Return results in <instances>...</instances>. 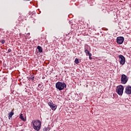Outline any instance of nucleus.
I'll return each instance as SVG.
<instances>
[{"instance_id": "1", "label": "nucleus", "mask_w": 131, "mask_h": 131, "mask_svg": "<svg viewBox=\"0 0 131 131\" xmlns=\"http://www.w3.org/2000/svg\"><path fill=\"white\" fill-rule=\"evenodd\" d=\"M32 125L35 130L38 131L41 126V122L39 120H34L32 121Z\"/></svg>"}, {"instance_id": "2", "label": "nucleus", "mask_w": 131, "mask_h": 131, "mask_svg": "<svg viewBox=\"0 0 131 131\" xmlns=\"http://www.w3.org/2000/svg\"><path fill=\"white\" fill-rule=\"evenodd\" d=\"M66 86H67V85H66L65 82L60 81L57 82L55 85L56 89L58 90V91H62V90H64V88H66Z\"/></svg>"}, {"instance_id": "3", "label": "nucleus", "mask_w": 131, "mask_h": 131, "mask_svg": "<svg viewBox=\"0 0 131 131\" xmlns=\"http://www.w3.org/2000/svg\"><path fill=\"white\" fill-rule=\"evenodd\" d=\"M123 90H124L123 85H119L117 86L116 89L117 94L119 96H122V94H123Z\"/></svg>"}, {"instance_id": "4", "label": "nucleus", "mask_w": 131, "mask_h": 131, "mask_svg": "<svg viewBox=\"0 0 131 131\" xmlns=\"http://www.w3.org/2000/svg\"><path fill=\"white\" fill-rule=\"evenodd\" d=\"M128 81V78H127V76L124 74H122L121 77V83L122 84H125L126 82Z\"/></svg>"}, {"instance_id": "5", "label": "nucleus", "mask_w": 131, "mask_h": 131, "mask_svg": "<svg viewBox=\"0 0 131 131\" xmlns=\"http://www.w3.org/2000/svg\"><path fill=\"white\" fill-rule=\"evenodd\" d=\"M119 59L120 64L121 65H124L125 63V57H124L122 55H119Z\"/></svg>"}, {"instance_id": "6", "label": "nucleus", "mask_w": 131, "mask_h": 131, "mask_svg": "<svg viewBox=\"0 0 131 131\" xmlns=\"http://www.w3.org/2000/svg\"><path fill=\"white\" fill-rule=\"evenodd\" d=\"M116 40L118 45H122L123 41H124V37L122 36L117 37Z\"/></svg>"}, {"instance_id": "7", "label": "nucleus", "mask_w": 131, "mask_h": 131, "mask_svg": "<svg viewBox=\"0 0 131 131\" xmlns=\"http://www.w3.org/2000/svg\"><path fill=\"white\" fill-rule=\"evenodd\" d=\"M48 105L51 108L52 110L55 111L57 109V105L53 103V101H50L48 102Z\"/></svg>"}, {"instance_id": "8", "label": "nucleus", "mask_w": 131, "mask_h": 131, "mask_svg": "<svg viewBox=\"0 0 131 131\" xmlns=\"http://www.w3.org/2000/svg\"><path fill=\"white\" fill-rule=\"evenodd\" d=\"M125 94H127V95H130L131 94V86L129 85H128L125 88Z\"/></svg>"}, {"instance_id": "9", "label": "nucleus", "mask_w": 131, "mask_h": 131, "mask_svg": "<svg viewBox=\"0 0 131 131\" xmlns=\"http://www.w3.org/2000/svg\"><path fill=\"white\" fill-rule=\"evenodd\" d=\"M37 49L38 50L39 53H42V48H41V47L38 46Z\"/></svg>"}, {"instance_id": "10", "label": "nucleus", "mask_w": 131, "mask_h": 131, "mask_svg": "<svg viewBox=\"0 0 131 131\" xmlns=\"http://www.w3.org/2000/svg\"><path fill=\"white\" fill-rule=\"evenodd\" d=\"M14 114V111L12 110L9 114H8V117H9L10 118H11V117H12V116H13Z\"/></svg>"}, {"instance_id": "11", "label": "nucleus", "mask_w": 131, "mask_h": 131, "mask_svg": "<svg viewBox=\"0 0 131 131\" xmlns=\"http://www.w3.org/2000/svg\"><path fill=\"white\" fill-rule=\"evenodd\" d=\"M84 53L86 54V55H88V56H91L92 54V53H90V51L88 49L85 50Z\"/></svg>"}, {"instance_id": "12", "label": "nucleus", "mask_w": 131, "mask_h": 131, "mask_svg": "<svg viewBox=\"0 0 131 131\" xmlns=\"http://www.w3.org/2000/svg\"><path fill=\"white\" fill-rule=\"evenodd\" d=\"M19 118L23 120V121H26V120H25V119L24 118V117H23V114H20V116H19Z\"/></svg>"}, {"instance_id": "13", "label": "nucleus", "mask_w": 131, "mask_h": 131, "mask_svg": "<svg viewBox=\"0 0 131 131\" xmlns=\"http://www.w3.org/2000/svg\"><path fill=\"white\" fill-rule=\"evenodd\" d=\"M50 129H51V128L50 127H45L43 128V131H49L50 130Z\"/></svg>"}, {"instance_id": "14", "label": "nucleus", "mask_w": 131, "mask_h": 131, "mask_svg": "<svg viewBox=\"0 0 131 131\" xmlns=\"http://www.w3.org/2000/svg\"><path fill=\"white\" fill-rule=\"evenodd\" d=\"M32 80V81L34 80V76L32 75L31 77L29 78V80Z\"/></svg>"}, {"instance_id": "15", "label": "nucleus", "mask_w": 131, "mask_h": 131, "mask_svg": "<svg viewBox=\"0 0 131 131\" xmlns=\"http://www.w3.org/2000/svg\"><path fill=\"white\" fill-rule=\"evenodd\" d=\"M75 63L76 64H78L79 63V61L78 60L77 58H75Z\"/></svg>"}, {"instance_id": "16", "label": "nucleus", "mask_w": 131, "mask_h": 131, "mask_svg": "<svg viewBox=\"0 0 131 131\" xmlns=\"http://www.w3.org/2000/svg\"><path fill=\"white\" fill-rule=\"evenodd\" d=\"M0 42H1L2 45H4L6 42V40L5 39H2L0 41Z\"/></svg>"}, {"instance_id": "17", "label": "nucleus", "mask_w": 131, "mask_h": 131, "mask_svg": "<svg viewBox=\"0 0 131 131\" xmlns=\"http://www.w3.org/2000/svg\"><path fill=\"white\" fill-rule=\"evenodd\" d=\"M22 18H21V17H20L19 16V17L18 18V21H19V22H21V21H22Z\"/></svg>"}, {"instance_id": "18", "label": "nucleus", "mask_w": 131, "mask_h": 131, "mask_svg": "<svg viewBox=\"0 0 131 131\" xmlns=\"http://www.w3.org/2000/svg\"><path fill=\"white\" fill-rule=\"evenodd\" d=\"M89 59H90V60H92V59H93V58H92V54H90V55H89Z\"/></svg>"}, {"instance_id": "19", "label": "nucleus", "mask_w": 131, "mask_h": 131, "mask_svg": "<svg viewBox=\"0 0 131 131\" xmlns=\"http://www.w3.org/2000/svg\"><path fill=\"white\" fill-rule=\"evenodd\" d=\"M11 52H12V50L9 49L8 51V53H11Z\"/></svg>"}, {"instance_id": "20", "label": "nucleus", "mask_w": 131, "mask_h": 131, "mask_svg": "<svg viewBox=\"0 0 131 131\" xmlns=\"http://www.w3.org/2000/svg\"><path fill=\"white\" fill-rule=\"evenodd\" d=\"M38 88H41V84H38Z\"/></svg>"}, {"instance_id": "21", "label": "nucleus", "mask_w": 131, "mask_h": 131, "mask_svg": "<svg viewBox=\"0 0 131 131\" xmlns=\"http://www.w3.org/2000/svg\"><path fill=\"white\" fill-rule=\"evenodd\" d=\"M45 78H46V77H44V76H43V77H42V79H45Z\"/></svg>"}, {"instance_id": "22", "label": "nucleus", "mask_w": 131, "mask_h": 131, "mask_svg": "<svg viewBox=\"0 0 131 131\" xmlns=\"http://www.w3.org/2000/svg\"><path fill=\"white\" fill-rule=\"evenodd\" d=\"M129 6L130 8H131V4H129Z\"/></svg>"}]
</instances>
